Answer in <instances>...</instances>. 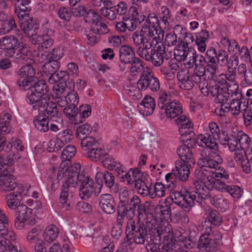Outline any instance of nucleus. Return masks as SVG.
Here are the masks:
<instances>
[{
    "label": "nucleus",
    "mask_w": 252,
    "mask_h": 252,
    "mask_svg": "<svg viewBox=\"0 0 252 252\" xmlns=\"http://www.w3.org/2000/svg\"><path fill=\"white\" fill-rule=\"evenodd\" d=\"M189 166L187 164L183 163L181 161H176L175 162V168L172 169L171 173H169L165 176V179L167 182L171 184L167 185V189L173 188L177 183V180L182 181H186L189 178Z\"/></svg>",
    "instance_id": "1"
},
{
    "label": "nucleus",
    "mask_w": 252,
    "mask_h": 252,
    "mask_svg": "<svg viewBox=\"0 0 252 252\" xmlns=\"http://www.w3.org/2000/svg\"><path fill=\"white\" fill-rule=\"evenodd\" d=\"M147 201L143 203L139 197L136 195L131 196L130 201L125 208V214L127 219H133L135 215L136 212L138 213L139 220H141L147 214L146 204Z\"/></svg>",
    "instance_id": "2"
},
{
    "label": "nucleus",
    "mask_w": 252,
    "mask_h": 252,
    "mask_svg": "<svg viewBox=\"0 0 252 252\" xmlns=\"http://www.w3.org/2000/svg\"><path fill=\"white\" fill-rule=\"evenodd\" d=\"M216 81L218 82L220 85H215L210 87V94L213 96H216L215 99L216 102L224 104L227 102L229 97L230 94L229 91L232 92L229 89L230 86L225 80L223 79L220 80L218 78L217 81Z\"/></svg>",
    "instance_id": "3"
},
{
    "label": "nucleus",
    "mask_w": 252,
    "mask_h": 252,
    "mask_svg": "<svg viewBox=\"0 0 252 252\" xmlns=\"http://www.w3.org/2000/svg\"><path fill=\"white\" fill-rule=\"evenodd\" d=\"M53 33L54 32L51 29H46L42 34L32 38L31 42L33 44L37 45V49L39 52L45 53L47 50L51 48L54 44V40L51 37Z\"/></svg>",
    "instance_id": "4"
},
{
    "label": "nucleus",
    "mask_w": 252,
    "mask_h": 252,
    "mask_svg": "<svg viewBox=\"0 0 252 252\" xmlns=\"http://www.w3.org/2000/svg\"><path fill=\"white\" fill-rule=\"evenodd\" d=\"M137 86L141 90L150 89L156 92L159 89V82L158 79L155 77L151 72L144 71L137 82Z\"/></svg>",
    "instance_id": "5"
},
{
    "label": "nucleus",
    "mask_w": 252,
    "mask_h": 252,
    "mask_svg": "<svg viewBox=\"0 0 252 252\" xmlns=\"http://www.w3.org/2000/svg\"><path fill=\"white\" fill-rule=\"evenodd\" d=\"M19 45L18 39L14 36L6 35L0 38V49L4 50L5 56L7 57L13 56Z\"/></svg>",
    "instance_id": "6"
},
{
    "label": "nucleus",
    "mask_w": 252,
    "mask_h": 252,
    "mask_svg": "<svg viewBox=\"0 0 252 252\" xmlns=\"http://www.w3.org/2000/svg\"><path fill=\"white\" fill-rule=\"evenodd\" d=\"M81 165L79 163H74L73 165L70 166L69 169V173L66 176V179L62 186L68 189L71 188H75L78 184V182H80V174Z\"/></svg>",
    "instance_id": "7"
},
{
    "label": "nucleus",
    "mask_w": 252,
    "mask_h": 252,
    "mask_svg": "<svg viewBox=\"0 0 252 252\" xmlns=\"http://www.w3.org/2000/svg\"><path fill=\"white\" fill-rule=\"evenodd\" d=\"M101 209L106 214H113L116 209V203L112 195L109 193L101 194L98 198Z\"/></svg>",
    "instance_id": "8"
},
{
    "label": "nucleus",
    "mask_w": 252,
    "mask_h": 252,
    "mask_svg": "<svg viewBox=\"0 0 252 252\" xmlns=\"http://www.w3.org/2000/svg\"><path fill=\"white\" fill-rule=\"evenodd\" d=\"M80 178L81 185L79 189V195L82 199L87 200L93 193L94 184L93 180L88 176L81 175Z\"/></svg>",
    "instance_id": "9"
},
{
    "label": "nucleus",
    "mask_w": 252,
    "mask_h": 252,
    "mask_svg": "<svg viewBox=\"0 0 252 252\" xmlns=\"http://www.w3.org/2000/svg\"><path fill=\"white\" fill-rule=\"evenodd\" d=\"M41 103L37 110L43 113L45 117L50 118L59 114V109L57 104L51 101L50 97L45 98Z\"/></svg>",
    "instance_id": "10"
},
{
    "label": "nucleus",
    "mask_w": 252,
    "mask_h": 252,
    "mask_svg": "<svg viewBox=\"0 0 252 252\" xmlns=\"http://www.w3.org/2000/svg\"><path fill=\"white\" fill-rule=\"evenodd\" d=\"M140 33L146 38H148L149 40L151 38L155 41L156 44H157L159 40L163 37V32L160 28L154 26L151 27L149 25H144L142 26Z\"/></svg>",
    "instance_id": "11"
},
{
    "label": "nucleus",
    "mask_w": 252,
    "mask_h": 252,
    "mask_svg": "<svg viewBox=\"0 0 252 252\" xmlns=\"http://www.w3.org/2000/svg\"><path fill=\"white\" fill-rule=\"evenodd\" d=\"M165 54V47L162 44L154 47L150 51V57L148 61L155 66H160L163 63Z\"/></svg>",
    "instance_id": "12"
},
{
    "label": "nucleus",
    "mask_w": 252,
    "mask_h": 252,
    "mask_svg": "<svg viewBox=\"0 0 252 252\" xmlns=\"http://www.w3.org/2000/svg\"><path fill=\"white\" fill-rule=\"evenodd\" d=\"M128 220V221L126 223L125 230L126 236L124 239V242L129 245L132 242L131 241L133 240L134 236L145 225L143 223L136 222L133 219Z\"/></svg>",
    "instance_id": "13"
},
{
    "label": "nucleus",
    "mask_w": 252,
    "mask_h": 252,
    "mask_svg": "<svg viewBox=\"0 0 252 252\" xmlns=\"http://www.w3.org/2000/svg\"><path fill=\"white\" fill-rule=\"evenodd\" d=\"M56 78L57 83L54 84L53 87V91L61 94V92H65L67 87V82L69 84L73 81L72 80H69V76L67 72L64 71H60L56 73Z\"/></svg>",
    "instance_id": "14"
},
{
    "label": "nucleus",
    "mask_w": 252,
    "mask_h": 252,
    "mask_svg": "<svg viewBox=\"0 0 252 252\" xmlns=\"http://www.w3.org/2000/svg\"><path fill=\"white\" fill-rule=\"evenodd\" d=\"M28 20H23L20 22V28L26 36L29 37H34L38 36L39 30V25L33 21L32 18H28Z\"/></svg>",
    "instance_id": "15"
},
{
    "label": "nucleus",
    "mask_w": 252,
    "mask_h": 252,
    "mask_svg": "<svg viewBox=\"0 0 252 252\" xmlns=\"http://www.w3.org/2000/svg\"><path fill=\"white\" fill-rule=\"evenodd\" d=\"M156 107L155 99L149 96H146L141 102L138 105L137 107L141 114L148 116L152 114Z\"/></svg>",
    "instance_id": "16"
},
{
    "label": "nucleus",
    "mask_w": 252,
    "mask_h": 252,
    "mask_svg": "<svg viewBox=\"0 0 252 252\" xmlns=\"http://www.w3.org/2000/svg\"><path fill=\"white\" fill-rule=\"evenodd\" d=\"M177 153L184 163L187 164L189 167H192L195 164L192 150L186 145L179 146Z\"/></svg>",
    "instance_id": "17"
},
{
    "label": "nucleus",
    "mask_w": 252,
    "mask_h": 252,
    "mask_svg": "<svg viewBox=\"0 0 252 252\" xmlns=\"http://www.w3.org/2000/svg\"><path fill=\"white\" fill-rule=\"evenodd\" d=\"M214 139L210 134H200L197 135L196 142L199 146L206 147L215 152L218 151L219 146Z\"/></svg>",
    "instance_id": "18"
},
{
    "label": "nucleus",
    "mask_w": 252,
    "mask_h": 252,
    "mask_svg": "<svg viewBox=\"0 0 252 252\" xmlns=\"http://www.w3.org/2000/svg\"><path fill=\"white\" fill-rule=\"evenodd\" d=\"M103 178V182L108 188L111 189L113 193H117L118 189L116 185L115 184V177L114 175L107 171L104 172H98L95 175L96 182L98 180Z\"/></svg>",
    "instance_id": "19"
},
{
    "label": "nucleus",
    "mask_w": 252,
    "mask_h": 252,
    "mask_svg": "<svg viewBox=\"0 0 252 252\" xmlns=\"http://www.w3.org/2000/svg\"><path fill=\"white\" fill-rule=\"evenodd\" d=\"M170 197L175 204L179 205L187 212H188V206L192 203V199L188 200L187 198V192L186 194H184L179 191H174L170 193Z\"/></svg>",
    "instance_id": "20"
},
{
    "label": "nucleus",
    "mask_w": 252,
    "mask_h": 252,
    "mask_svg": "<svg viewBox=\"0 0 252 252\" xmlns=\"http://www.w3.org/2000/svg\"><path fill=\"white\" fill-rule=\"evenodd\" d=\"M231 96L232 97V101L229 104H227L228 110L233 116H238L241 110V104L242 102L240 101L242 97V94L240 90H236L235 92L231 93Z\"/></svg>",
    "instance_id": "21"
},
{
    "label": "nucleus",
    "mask_w": 252,
    "mask_h": 252,
    "mask_svg": "<svg viewBox=\"0 0 252 252\" xmlns=\"http://www.w3.org/2000/svg\"><path fill=\"white\" fill-rule=\"evenodd\" d=\"M198 246L201 251L210 252L214 251L216 249L217 242H215L213 237L202 235L200 237Z\"/></svg>",
    "instance_id": "22"
},
{
    "label": "nucleus",
    "mask_w": 252,
    "mask_h": 252,
    "mask_svg": "<svg viewBox=\"0 0 252 252\" xmlns=\"http://www.w3.org/2000/svg\"><path fill=\"white\" fill-rule=\"evenodd\" d=\"M13 162L11 155L0 157V178L3 179L11 175L10 169Z\"/></svg>",
    "instance_id": "23"
},
{
    "label": "nucleus",
    "mask_w": 252,
    "mask_h": 252,
    "mask_svg": "<svg viewBox=\"0 0 252 252\" xmlns=\"http://www.w3.org/2000/svg\"><path fill=\"white\" fill-rule=\"evenodd\" d=\"M217 160L208 157L206 158H199L197 164L200 168H209L210 169H220V164L222 163L223 160L220 156L217 157Z\"/></svg>",
    "instance_id": "24"
},
{
    "label": "nucleus",
    "mask_w": 252,
    "mask_h": 252,
    "mask_svg": "<svg viewBox=\"0 0 252 252\" xmlns=\"http://www.w3.org/2000/svg\"><path fill=\"white\" fill-rule=\"evenodd\" d=\"M167 118L172 119L179 116L182 113L181 104L176 101H171L163 110Z\"/></svg>",
    "instance_id": "25"
},
{
    "label": "nucleus",
    "mask_w": 252,
    "mask_h": 252,
    "mask_svg": "<svg viewBox=\"0 0 252 252\" xmlns=\"http://www.w3.org/2000/svg\"><path fill=\"white\" fill-rule=\"evenodd\" d=\"M137 57L133 47L127 45L121 46L119 50V59L124 62L130 63Z\"/></svg>",
    "instance_id": "26"
},
{
    "label": "nucleus",
    "mask_w": 252,
    "mask_h": 252,
    "mask_svg": "<svg viewBox=\"0 0 252 252\" xmlns=\"http://www.w3.org/2000/svg\"><path fill=\"white\" fill-rule=\"evenodd\" d=\"M177 78L179 81V86L181 89L189 90L193 88L194 84L191 80H190V74L189 71H179L177 73Z\"/></svg>",
    "instance_id": "27"
},
{
    "label": "nucleus",
    "mask_w": 252,
    "mask_h": 252,
    "mask_svg": "<svg viewBox=\"0 0 252 252\" xmlns=\"http://www.w3.org/2000/svg\"><path fill=\"white\" fill-rule=\"evenodd\" d=\"M22 198V195L20 191H15L9 193L5 196L7 206L11 209H17L21 206V201Z\"/></svg>",
    "instance_id": "28"
},
{
    "label": "nucleus",
    "mask_w": 252,
    "mask_h": 252,
    "mask_svg": "<svg viewBox=\"0 0 252 252\" xmlns=\"http://www.w3.org/2000/svg\"><path fill=\"white\" fill-rule=\"evenodd\" d=\"M43 97L40 94L36 93L33 90L30 89L27 94V102L32 105V108L34 110H37L41 105V102Z\"/></svg>",
    "instance_id": "29"
},
{
    "label": "nucleus",
    "mask_w": 252,
    "mask_h": 252,
    "mask_svg": "<svg viewBox=\"0 0 252 252\" xmlns=\"http://www.w3.org/2000/svg\"><path fill=\"white\" fill-rule=\"evenodd\" d=\"M59 234L58 228L55 225L51 224L47 226L44 230L43 237L46 242L51 243L56 240Z\"/></svg>",
    "instance_id": "30"
},
{
    "label": "nucleus",
    "mask_w": 252,
    "mask_h": 252,
    "mask_svg": "<svg viewBox=\"0 0 252 252\" xmlns=\"http://www.w3.org/2000/svg\"><path fill=\"white\" fill-rule=\"evenodd\" d=\"M31 89L33 90L36 93H38L42 95L43 100L45 98H49V95L47 94L49 92V87L47 84L43 80H38L37 82H34L33 85L32 86Z\"/></svg>",
    "instance_id": "31"
},
{
    "label": "nucleus",
    "mask_w": 252,
    "mask_h": 252,
    "mask_svg": "<svg viewBox=\"0 0 252 252\" xmlns=\"http://www.w3.org/2000/svg\"><path fill=\"white\" fill-rule=\"evenodd\" d=\"M206 176V180L203 181L202 183H204V187H205L206 189H207V187H209L212 189L214 183L216 182L218 178H224L225 179H227L229 176L227 174H223L217 172H213L211 174L210 172H208Z\"/></svg>",
    "instance_id": "32"
},
{
    "label": "nucleus",
    "mask_w": 252,
    "mask_h": 252,
    "mask_svg": "<svg viewBox=\"0 0 252 252\" xmlns=\"http://www.w3.org/2000/svg\"><path fill=\"white\" fill-rule=\"evenodd\" d=\"M17 186V184L13 179V176L9 175L3 179L0 178V189L3 191H10L14 190Z\"/></svg>",
    "instance_id": "33"
},
{
    "label": "nucleus",
    "mask_w": 252,
    "mask_h": 252,
    "mask_svg": "<svg viewBox=\"0 0 252 252\" xmlns=\"http://www.w3.org/2000/svg\"><path fill=\"white\" fill-rule=\"evenodd\" d=\"M0 252H23L18 250L10 240L0 235Z\"/></svg>",
    "instance_id": "34"
},
{
    "label": "nucleus",
    "mask_w": 252,
    "mask_h": 252,
    "mask_svg": "<svg viewBox=\"0 0 252 252\" xmlns=\"http://www.w3.org/2000/svg\"><path fill=\"white\" fill-rule=\"evenodd\" d=\"M76 153V148L72 145H69L65 147L62 153V158L63 166L70 165V159L75 156Z\"/></svg>",
    "instance_id": "35"
},
{
    "label": "nucleus",
    "mask_w": 252,
    "mask_h": 252,
    "mask_svg": "<svg viewBox=\"0 0 252 252\" xmlns=\"http://www.w3.org/2000/svg\"><path fill=\"white\" fill-rule=\"evenodd\" d=\"M48 120V125L49 129L53 132H58L59 130H63V119L59 115L56 116L47 118Z\"/></svg>",
    "instance_id": "36"
},
{
    "label": "nucleus",
    "mask_w": 252,
    "mask_h": 252,
    "mask_svg": "<svg viewBox=\"0 0 252 252\" xmlns=\"http://www.w3.org/2000/svg\"><path fill=\"white\" fill-rule=\"evenodd\" d=\"M35 74V69L31 64L22 66L16 72V75L19 78L33 77Z\"/></svg>",
    "instance_id": "37"
},
{
    "label": "nucleus",
    "mask_w": 252,
    "mask_h": 252,
    "mask_svg": "<svg viewBox=\"0 0 252 252\" xmlns=\"http://www.w3.org/2000/svg\"><path fill=\"white\" fill-rule=\"evenodd\" d=\"M33 123L35 127L41 132H45L49 129L47 117L41 118L40 116H36L33 118Z\"/></svg>",
    "instance_id": "38"
},
{
    "label": "nucleus",
    "mask_w": 252,
    "mask_h": 252,
    "mask_svg": "<svg viewBox=\"0 0 252 252\" xmlns=\"http://www.w3.org/2000/svg\"><path fill=\"white\" fill-rule=\"evenodd\" d=\"M43 66V71L47 75L49 74H56L60 67V63L56 61L47 60Z\"/></svg>",
    "instance_id": "39"
},
{
    "label": "nucleus",
    "mask_w": 252,
    "mask_h": 252,
    "mask_svg": "<svg viewBox=\"0 0 252 252\" xmlns=\"http://www.w3.org/2000/svg\"><path fill=\"white\" fill-rule=\"evenodd\" d=\"M83 154L90 160L97 161L102 159L103 152L102 150L98 148L97 146L83 153Z\"/></svg>",
    "instance_id": "40"
},
{
    "label": "nucleus",
    "mask_w": 252,
    "mask_h": 252,
    "mask_svg": "<svg viewBox=\"0 0 252 252\" xmlns=\"http://www.w3.org/2000/svg\"><path fill=\"white\" fill-rule=\"evenodd\" d=\"M132 196V195H131L130 193L127 189L125 188L120 189L119 193V208H126L130 201Z\"/></svg>",
    "instance_id": "41"
},
{
    "label": "nucleus",
    "mask_w": 252,
    "mask_h": 252,
    "mask_svg": "<svg viewBox=\"0 0 252 252\" xmlns=\"http://www.w3.org/2000/svg\"><path fill=\"white\" fill-rule=\"evenodd\" d=\"M81 140V146L83 153L98 146L97 141L93 136L84 137Z\"/></svg>",
    "instance_id": "42"
},
{
    "label": "nucleus",
    "mask_w": 252,
    "mask_h": 252,
    "mask_svg": "<svg viewBox=\"0 0 252 252\" xmlns=\"http://www.w3.org/2000/svg\"><path fill=\"white\" fill-rule=\"evenodd\" d=\"M32 210L24 204H21L15 212V216L18 219L27 221L30 219Z\"/></svg>",
    "instance_id": "43"
},
{
    "label": "nucleus",
    "mask_w": 252,
    "mask_h": 252,
    "mask_svg": "<svg viewBox=\"0 0 252 252\" xmlns=\"http://www.w3.org/2000/svg\"><path fill=\"white\" fill-rule=\"evenodd\" d=\"M159 228L161 232L160 235L162 238H163V244L169 242V241H172L174 240V232L170 224L161 226Z\"/></svg>",
    "instance_id": "44"
},
{
    "label": "nucleus",
    "mask_w": 252,
    "mask_h": 252,
    "mask_svg": "<svg viewBox=\"0 0 252 252\" xmlns=\"http://www.w3.org/2000/svg\"><path fill=\"white\" fill-rule=\"evenodd\" d=\"M194 68L193 71L197 72V73L201 74V75H206V73H207L209 74L211 79L213 81H217L218 75L215 74L214 72L210 68V67L206 65H194Z\"/></svg>",
    "instance_id": "45"
},
{
    "label": "nucleus",
    "mask_w": 252,
    "mask_h": 252,
    "mask_svg": "<svg viewBox=\"0 0 252 252\" xmlns=\"http://www.w3.org/2000/svg\"><path fill=\"white\" fill-rule=\"evenodd\" d=\"M144 63L139 58L137 57L130 63L129 72L131 75L136 76L138 73L142 72L144 68Z\"/></svg>",
    "instance_id": "46"
},
{
    "label": "nucleus",
    "mask_w": 252,
    "mask_h": 252,
    "mask_svg": "<svg viewBox=\"0 0 252 252\" xmlns=\"http://www.w3.org/2000/svg\"><path fill=\"white\" fill-rule=\"evenodd\" d=\"M171 94L169 92L160 91L158 93V107L163 110L165 107L171 102Z\"/></svg>",
    "instance_id": "47"
},
{
    "label": "nucleus",
    "mask_w": 252,
    "mask_h": 252,
    "mask_svg": "<svg viewBox=\"0 0 252 252\" xmlns=\"http://www.w3.org/2000/svg\"><path fill=\"white\" fill-rule=\"evenodd\" d=\"M206 214L208 221L211 224L215 225H220L221 223V217L220 214L216 210L209 209L207 210Z\"/></svg>",
    "instance_id": "48"
},
{
    "label": "nucleus",
    "mask_w": 252,
    "mask_h": 252,
    "mask_svg": "<svg viewBox=\"0 0 252 252\" xmlns=\"http://www.w3.org/2000/svg\"><path fill=\"white\" fill-rule=\"evenodd\" d=\"M190 67L194 66V65H206L207 62L206 58L203 56L197 54L194 51L191 53L190 56V60L187 63Z\"/></svg>",
    "instance_id": "49"
},
{
    "label": "nucleus",
    "mask_w": 252,
    "mask_h": 252,
    "mask_svg": "<svg viewBox=\"0 0 252 252\" xmlns=\"http://www.w3.org/2000/svg\"><path fill=\"white\" fill-rule=\"evenodd\" d=\"M43 59L46 60L59 61L62 58V54L60 52L59 48H54L51 50H48L45 53L41 54Z\"/></svg>",
    "instance_id": "50"
},
{
    "label": "nucleus",
    "mask_w": 252,
    "mask_h": 252,
    "mask_svg": "<svg viewBox=\"0 0 252 252\" xmlns=\"http://www.w3.org/2000/svg\"><path fill=\"white\" fill-rule=\"evenodd\" d=\"M148 229L145 225L134 236L132 240L136 244L142 245L145 243L146 241H148Z\"/></svg>",
    "instance_id": "51"
},
{
    "label": "nucleus",
    "mask_w": 252,
    "mask_h": 252,
    "mask_svg": "<svg viewBox=\"0 0 252 252\" xmlns=\"http://www.w3.org/2000/svg\"><path fill=\"white\" fill-rule=\"evenodd\" d=\"M237 137L238 148L248 150L251 144V140L248 135L242 131H239L237 132Z\"/></svg>",
    "instance_id": "52"
},
{
    "label": "nucleus",
    "mask_w": 252,
    "mask_h": 252,
    "mask_svg": "<svg viewBox=\"0 0 252 252\" xmlns=\"http://www.w3.org/2000/svg\"><path fill=\"white\" fill-rule=\"evenodd\" d=\"M101 17L94 10L92 9H88L84 17L86 23L97 25L100 21Z\"/></svg>",
    "instance_id": "53"
},
{
    "label": "nucleus",
    "mask_w": 252,
    "mask_h": 252,
    "mask_svg": "<svg viewBox=\"0 0 252 252\" xmlns=\"http://www.w3.org/2000/svg\"><path fill=\"white\" fill-rule=\"evenodd\" d=\"M64 114L72 121H75V124L78 123V110L76 106L67 105L63 109Z\"/></svg>",
    "instance_id": "54"
},
{
    "label": "nucleus",
    "mask_w": 252,
    "mask_h": 252,
    "mask_svg": "<svg viewBox=\"0 0 252 252\" xmlns=\"http://www.w3.org/2000/svg\"><path fill=\"white\" fill-rule=\"evenodd\" d=\"M129 185H134L135 188L137 190L138 192L141 194L143 196H147V193H148V189L149 187L146 185V183L143 181V180L137 179V181L130 180L129 181Z\"/></svg>",
    "instance_id": "55"
},
{
    "label": "nucleus",
    "mask_w": 252,
    "mask_h": 252,
    "mask_svg": "<svg viewBox=\"0 0 252 252\" xmlns=\"http://www.w3.org/2000/svg\"><path fill=\"white\" fill-rule=\"evenodd\" d=\"M93 127L88 124H85L79 126L77 129L76 135L80 139L84 137L88 136L92 132Z\"/></svg>",
    "instance_id": "56"
},
{
    "label": "nucleus",
    "mask_w": 252,
    "mask_h": 252,
    "mask_svg": "<svg viewBox=\"0 0 252 252\" xmlns=\"http://www.w3.org/2000/svg\"><path fill=\"white\" fill-rule=\"evenodd\" d=\"M162 247L167 252H194L190 250H186L182 246L173 242H168L163 244Z\"/></svg>",
    "instance_id": "57"
},
{
    "label": "nucleus",
    "mask_w": 252,
    "mask_h": 252,
    "mask_svg": "<svg viewBox=\"0 0 252 252\" xmlns=\"http://www.w3.org/2000/svg\"><path fill=\"white\" fill-rule=\"evenodd\" d=\"M41 232V229L39 226H36L32 229L28 233L27 239L28 242L31 243H36L39 241H41L39 239V235Z\"/></svg>",
    "instance_id": "58"
},
{
    "label": "nucleus",
    "mask_w": 252,
    "mask_h": 252,
    "mask_svg": "<svg viewBox=\"0 0 252 252\" xmlns=\"http://www.w3.org/2000/svg\"><path fill=\"white\" fill-rule=\"evenodd\" d=\"M70 189H67L63 186L62 187V191L60 194V203L66 210H69L71 208L70 203H69L68 195Z\"/></svg>",
    "instance_id": "59"
},
{
    "label": "nucleus",
    "mask_w": 252,
    "mask_h": 252,
    "mask_svg": "<svg viewBox=\"0 0 252 252\" xmlns=\"http://www.w3.org/2000/svg\"><path fill=\"white\" fill-rule=\"evenodd\" d=\"M141 88L135 86H127L125 89V92L129 96L134 99H139L142 98V95L140 92Z\"/></svg>",
    "instance_id": "60"
},
{
    "label": "nucleus",
    "mask_w": 252,
    "mask_h": 252,
    "mask_svg": "<svg viewBox=\"0 0 252 252\" xmlns=\"http://www.w3.org/2000/svg\"><path fill=\"white\" fill-rule=\"evenodd\" d=\"M194 184L197 192L202 199H207L208 198L210 199L211 194H210L209 190L212 189L210 187H207V189H206L205 187H204V184H199V181L196 182Z\"/></svg>",
    "instance_id": "61"
},
{
    "label": "nucleus",
    "mask_w": 252,
    "mask_h": 252,
    "mask_svg": "<svg viewBox=\"0 0 252 252\" xmlns=\"http://www.w3.org/2000/svg\"><path fill=\"white\" fill-rule=\"evenodd\" d=\"M65 144L56 136L55 139H52L49 142L47 150L50 152H57Z\"/></svg>",
    "instance_id": "62"
},
{
    "label": "nucleus",
    "mask_w": 252,
    "mask_h": 252,
    "mask_svg": "<svg viewBox=\"0 0 252 252\" xmlns=\"http://www.w3.org/2000/svg\"><path fill=\"white\" fill-rule=\"evenodd\" d=\"M178 240L179 243L183 244V248H186V250H189L190 249L195 248L196 244L195 242L190 236H187L178 237Z\"/></svg>",
    "instance_id": "63"
},
{
    "label": "nucleus",
    "mask_w": 252,
    "mask_h": 252,
    "mask_svg": "<svg viewBox=\"0 0 252 252\" xmlns=\"http://www.w3.org/2000/svg\"><path fill=\"white\" fill-rule=\"evenodd\" d=\"M136 28V25L131 23L130 26H128V23H125V22L124 21L119 22L115 25V30L119 32H125L127 31L133 32L135 30Z\"/></svg>",
    "instance_id": "64"
}]
</instances>
